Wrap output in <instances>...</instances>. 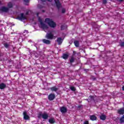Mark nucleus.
Returning a JSON list of instances; mask_svg holds the SVG:
<instances>
[{
  "label": "nucleus",
  "mask_w": 124,
  "mask_h": 124,
  "mask_svg": "<svg viewBox=\"0 0 124 124\" xmlns=\"http://www.w3.org/2000/svg\"><path fill=\"white\" fill-rule=\"evenodd\" d=\"M13 5L12 4V3L11 2H10L8 3V7H9V8H11L13 7Z\"/></svg>",
  "instance_id": "22"
},
{
  "label": "nucleus",
  "mask_w": 124,
  "mask_h": 124,
  "mask_svg": "<svg viewBox=\"0 0 124 124\" xmlns=\"http://www.w3.org/2000/svg\"><path fill=\"white\" fill-rule=\"evenodd\" d=\"M56 97V95L54 93H50L48 96V98L49 100H54L55 99V98Z\"/></svg>",
  "instance_id": "7"
},
{
  "label": "nucleus",
  "mask_w": 124,
  "mask_h": 124,
  "mask_svg": "<svg viewBox=\"0 0 124 124\" xmlns=\"http://www.w3.org/2000/svg\"><path fill=\"white\" fill-rule=\"evenodd\" d=\"M74 43L75 46H76V47H79V41H75L74 42Z\"/></svg>",
  "instance_id": "20"
},
{
  "label": "nucleus",
  "mask_w": 124,
  "mask_h": 124,
  "mask_svg": "<svg viewBox=\"0 0 124 124\" xmlns=\"http://www.w3.org/2000/svg\"><path fill=\"white\" fill-rule=\"evenodd\" d=\"M23 115H24V119L25 120H30V116H29V115H28L27 114V112L26 111H24L23 112Z\"/></svg>",
  "instance_id": "10"
},
{
  "label": "nucleus",
  "mask_w": 124,
  "mask_h": 124,
  "mask_svg": "<svg viewBox=\"0 0 124 124\" xmlns=\"http://www.w3.org/2000/svg\"><path fill=\"white\" fill-rule=\"evenodd\" d=\"M4 46V47L5 48H8V47H9V45L7 43H4L3 44Z\"/></svg>",
  "instance_id": "25"
},
{
  "label": "nucleus",
  "mask_w": 124,
  "mask_h": 124,
  "mask_svg": "<svg viewBox=\"0 0 124 124\" xmlns=\"http://www.w3.org/2000/svg\"><path fill=\"white\" fill-rule=\"evenodd\" d=\"M70 63H72V62H74V57H73V56L71 57V59H70Z\"/></svg>",
  "instance_id": "23"
},
{
  "label": "nucleus",
  "mask_w": 124,
  "mask_h": 124,
  "mask_svg": "<svg viewBox=\"0 0 124 124\" xmlns=\"http://www.w3.org/2000/svg\"><path fill=\"white\" fill-rule=\"evenodd\" d=\"M18 19L21 21L23 20H26L27 19V16L24 15V14H21L18 16Z\"/></svg>",
  "instance_id": "6"
},
{
  "label": "nucleus",
  "mask_w": 124,
  "mask_h": 124,
  "mask_svg": "<svg viewBox=\"0 0 124 124\" xmlns=\"http://www.w3.org/2000/svg\"><path fill=\"white\" fill-rule=\"evenodd\" d=\"M90 119L91 121H95V120H96V116L94 115H91L90 116Z\"/></svg>",
  "instance_id": "17"
},
{
  "label": "nucleus",
  "mask_w": 124,
  "mask_h": 124,
  "mask_svg": "<svg viewBox=\"0 0 124 124\" xmlns=\"http://www.w3.org/2000/svg\"><path fill=\"white\" fill-rule=\"evenodd\" d=\"M83 124H89V121H85V122H84Z\"/></svg>",
  "instance_id": "32"
},
{
  "label": "nucleus",
  "mask_w": 124,
  "mask_h": 124,
  "mask_svg": "<svg viewBox=\"0 0 124 124\" xmlns=\"http://www.w3.org/2000/svg\"><path fill=\"white\" fill-rule=\"evenodd\" d=\"M62 58L63 59H64V60H67V59L68 58V54H63L62 56Z\"/></svg>",
  "instance_id": "19"
},
{
  "label": "nucleus",
  "mask_w": 124,
  "mask_h": 124,
  "mask_svg": "<svg viewBox=\"0 0 124 124\" xmlns=\"http://www.w3.org/2000/svg\"><path fill=\"white\" fill-rule=\"evenodd\" d=\"M50 90L52 91V92H57L59 90V88H57L56 86H53L50 88Z\"/></svg>",
  "instance_id": "14"
},
{
  "label": "nucleus",
  "mask_w": 124,
  "mask_h": 124,
  "mask_svg": "<svg viewBox=\"0 0 124 124\" xmlns=\"http://www.w3.org/2000/svg\"><path fill=\"white\" fill-rule=\"evenodd\" d=\"M24 33H29V31H28V30H25Z\"/></svg>",
  "instance_id": "31"
},
{
  "label": "nucleus",
  "mask_w": 124,
  "mask_h": 124,
  "mask_svg": "<svg viewBox=\"0 0 124 124\" xmlns=\"http://www.w3.org/2000/svg\"><path fill=\"white\" fill-rule=\"evenodd\" d=\"M118 113L120 115H124V108H121L118 110Z\"/></svg>",
  "instance_id": "11"
},
{
  "label": "nucleus",
  "mask_w": 124,
  "mask_h": 124,
  "mask_svg": "<svg viewBox=\"0 0 124 124\" xmlns=\"http://www.w3.org/2000/svg\"><path fill=\"white\" fill-rule=\"evenodd\" d=\"M61 30H64V29H65V27L64 25L61 26Z\"/></svg>",
  "instance_id": "29"
},
{
  "label": "nucleus",
  "mask_w": 124,
  "mask_h": 124,
  "mask_svg": "<svg viewBox=\"0 0 124 124\" xmlns=\"http://www.w3.org/2000/svg\"><path fill=\"white\" fill-rule=\"evenodd\" d=\"M100 120H102V121H105L106 120V115L104 114H101V115L100 116Z\"/></svg>",
  "instance_id": "15"
},
{
  "label": "nucleus",
  "mask_w": 124,
  "mask_h": 124,
  "mask_svg": "<svg viewBox=\"0 0 124 124\" xmlns=\"http://www.w3.org/2000/svg\"><path fill=\"white\" fill-rule=\"evenodd\" d=\"M57 41L59 45H61V44H62V39L61 37L58 38Z\"/></svg>",
  "instance_id": "13"
},
{
  "label": "nucleus",
  "mask_w": 124,
  "mask_h": 124,
  "mask_svg": "<svg viewBox=\"0 0 124 124\" xmlns=\"http://www.w3.org/2000/svg\"><path fill=\"white\" fill-rule=\"evenodd\" d=\"M42 41L45 44H47V45L51 44V41L49 40L44 39L42 40Z\"/></svg>",
  "instance_id": "9"
},
{
  "label": "nucleus",
  "mask_w": 124,
  "mask_h": 124,
  "mask_svg": "<svg viewBox=\"0 0 124 124\" xmlns=\"http://www.w3.org/2000/svg\"><path fill=\"white\" fill-rule=\"evenodd\" d=\"M25 2H30V0H24Z\"/></svg>",
  "instance_id": "33"
},
{
  "label": "nucleus",
  "mask_w": 124,
  "mask_h": 124,
  "mask_svg": "<svg viewBox=\"0 0 124 124\" xmlns=\"http://www.w3.org/2000/svg\"><path fill=\"white\" fill-rule=\"evenodd\" d=\"M54 1L56 3L57 7L59 9L61 6H62V5H61V3L60 2V1L59 0H54Z\"/></svg>",
  "instance_id": "8"
},
{
  "label": "nucleus",
  "mask_w": 124,
  "mask_h": 124,
  "mask_svg": "<svg viewBox=\"0 0 124 124\" xmlns=\"http://www.w3.org/2000/svg\"><path fill=\"white\" fill-rule=\"evenodd\" d=\"M103 4H106V3H107V0H103Z\"/></svg>",
  "instance_id": "27"
},
{
  "label": "nucleus",
  "mask_w": 124,
  "mask_h": 124,
  "mask_svg": "<svg viewBox=\"0 0 124 124\" xmlns=\"http://www.w3.org/2000/svg\"><path fill=\"white\" fill-rule=\"evenodd\" d=\"M39 13H37V16H38Z\"/></svg>",
  "instance_id": "36"
},
{
  "label": "nucleus",
  "mask_w": 124,
  "mask_h": 124,
  "mask_svg": "<svg viewBox=\"0 0 124 124\" xmlns=\"http://www.w3.org/2000/svg\"><path fill=\"white\" fill-rule=\"evenodd\" d=\"M6 88V84L2 83L0 84V89L3 90V89H5Z\"/></svg>",
  "instance_id": "12"
},
{
  "label": "nucleus",
  "mask_w": 124,
  "mask_h": 124,
  "mask_svg": "<svg viewBox=\"0 0 124 124\" xmlns=\"http://www.w3.org/2000/svg\"><path fill=\"white\" fill-rule=\"evenodd\" d=\"M120 46H121V47H124V42H122V43L120 44Z\"/></svg>",
  "instance_id": "28"
},
{
  "label": "nucleus",
  "mask_w": 124,
  "mask_h": 124,
  "mask_svg": "<svg viewBox=\"0 0 124 124\" xmlns=\"http://www.w3.org/2000/svg\"><path fill=\"white\" fill-rule=\"evenodd\" d=\"M89 100H90V101H92V100H94V98H93V96H90L88 98Z\"/></svg>",
  "instance_id": "24"
},
{
  "label": "nucleus",
  "mask_w": 124,
  "mask_h": 124,
  "mask_svg": "<svg viewBox=\"0 0 124 124\" xmlns=\"http://www.w3.org/2000/svg\"><path fill=\"white\" fill-rule=\"evenodd\" d=\"M48 122H49V124H55V119H54V118H50L48 120Z\"/></svg>",
  "instance_id": "18"
},
{
  "label": "nucleus",
  "mask_w": 124,
  "mask_h": 124,
  "mask_svg": "<svg viewBox=\"0 0 124 124\" xmlns=\"http://www.w3.org/2000/svg\"><path fill=\"white\" fill-rule=\"evenodd\" d=\"M70 90H71V91H73V92H75V91H76L75 87H74L73 86H72L70 87Z\"/></svg>",
  "instance_id": "26"
},
{
  "label": "nucleus",
  "mask_w": 124,
  "mask_h": 124,
  "mask_svg": "<svg viewBox=\"0 0 124 124\" xmlns=\"http://www.w3.org/2000/svg\"><path fill=\"white\" fill-rule=\"evenodd\" d=\"M38 118L39 119L42 118L44 119V120H47V119L49 118V114L46 112H44L43 113H42V112H40L38 114Z\"/></svg>",
  "instance_id": "3"
},
{
  "label": "nucleus",
  "mask_w": 124,
  "mask_h": 124,
  "mask_svg": "<svg viewBox=\"0 0 124 124\" xmlns=\"http://www.w3.org/2000/svg\"><path fill=\"white\" fill-rule=\"evenodd\" d=\"M65 9H62V13H65Z\"/></svg>",
  "instance_id": "30"
},
{
  "label": "nucleus",
  "mask_w": 124,
  "mask_h": 124,
  "mask_svg": "<svg viewBox=\"0 0 124 124\" xmlns=\"http://www.w3.org/2000/svg\"><path fill=\"white\" fill-rule=\"evenodd\" d=\"M120 124H123L124 123V115H123L120 119Z\"/></svg>",
  "instance_id": "21"
},
{
  "label": "nucleus",
  "mask_w": 124,
  "mask_h": 124,
  "mask_svg": "<svg viewBox=\"0 0 124 124\" xmlns=\"http://www.w3.org/2000/svg\"><path fill=\"white\" fill-rule=\"evenodd\" d=\"M123 91H124V86L122 87Z\"/></svg>",
  "instance_id": "35"
},
{
  "label": "nucleus",
  "mask_w": 124,
  "mask_h": 124,
  "mask_svg": "<svg viewBox=\"0 0 124 124\" xmlns=\"http://www.w3.org/2000/svg\"><path fill=\"white\" fill-rule=\"evenodd\" d=\"M46 38L52 40L54 38V34L52 32L47 33L46 35Z\"/></svg>",
  "instance_id": "4"
},
{
  "label": "nucleus",
  "mask_w": 124,
  "mask_h": 124,
  "mask_svg": "<svg viewBox=\"0 0 124 124\" xmlns=\"http://www.w3.org/2000/svg\"><path fill=\"white\" fill-rule=\"evenodd\" d=\"M1 11H3V12H7L8 11V8L5 7H2L1 8Z\"/></svg>",
  "instance_id": "16"
},
{
  "label": "nucleus",
  "mask_w": 124,
  "mask_h": 124,
  "mask_svg": "<svg viewBox=\"0 0 124 124\" xmlns=\"http://www.w3.org/2000/svg\"><path fill=\"white\" fill-rule=\"evenodd\" d=\"M26 15H29V11L26 12Z\"/></svg>",
  "instance_id": "34"
},
{
  "label": "nucleus",
  "mask_w": 124,
  "mask_h": 124,
  "mask_svg": "<svg viewBox=\"0 0 124 124\" xmlns=\"http://www.w3.org/2000/svg\"><path fill=\"white\" fill-rule=\"evenodd\" d=\"M45 22V23H46V24H48V26H49L50 28H55L56 26V23H55L53 20L49 18H46Z\"/></svg>",
  "instance_id": "2"
},
{
  "label": "nucleus",
  "mask_w": 124,
  "mask_h": 124,
  "mask_svg": "<svg viewBox=\"0 0 124 124\" xmlns=\"http://www.w3.org/2000/svg\"><path fill=\"white\" fill-rule=\"evenodd\" d=\"M38 20L40 24V28L43 29L45 31H46V32H47V31H48L49 28L48 27V26H47L46 24H44V22H44V19H43L40 17H39Z\"/></svg>",
  "instance_id": "1"
},
{
  "label": "nucleus",
  "mask_w": 124,
  "mask_h": 124,
  "mask_svg": "<svg viewBox=\"0 0 124 124\" xmlns=\"http://www.w3.org/2000/svg\"><path fill=\"white\" fill-rule=\"evenodd\" d=\"M60 110L62 114H65V113H67V108L63 106L61 107L60 108Z\"/></svg>",
  "instance_id": "5"
}]
</instances>
